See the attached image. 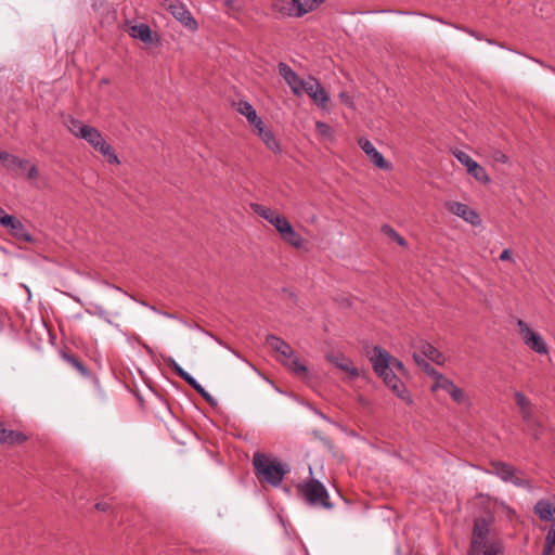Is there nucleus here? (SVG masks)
Here are the masks:
<instances>
[{
    "label": "nucleus",
    "instance_id": "nucleus-3",
    "mask_svg": "<svg viewBox=\"0 0 555 555\" xmlns=\"http://www.w3.org/2000/svg\"><path fill=\"white\" fill-rule=\"evenodd\" d=\"M266 343L276 353L278 360L284 366L288 367L294 374L298 376H307V366L294 356L293 348L285 340L270 334L266 337Z\"/></svg>",
    "mask_w": 555,
    "mask_h": 555
},
{
    "label": "nucleus",
    "instance_id": "nucleus-23",
    "mask_svg": "<svg viewBox=\"0 0 555 555\" xmlns=\"http://www.w3.org/2000/svg\"><path fill=\"white\" fill-rule=\"evenodd\" d=\"M272 8L275 12L286 16H296L297 0H274Z\"/></svg>",
    "mask_w": 555,
    "mask_h": 555
},
{
    "label": "nucleus",
    "instance_id": "nucleus-39",
    "mask_svg": "<svg viewBox=\"0 0 555 555\" xmlns=\"http://www.w3.org/2000/svg\"><path fill=\"white\" fill-rule=\"evenodd\" d=\"M27 162L24 159H21L14 155H11L10 160L5 164L8 168L10 167H23Z\"/></svg>",
    "mask_w": 555,
    "mask_h": 555
},
{
    "label": "nucleus",
    "instance_id": "nucleus-29",
    "mask_svg": "<svg viewBox=\"0 0 555 555\" xmlns=\"http://www.w3.org/2000/svg\"><path fill=\"white\" fill-rule=\"evenodd\" d=\"M167 365L188 385H190L195 378L185 372L172 358L165 359Z\"/></svg>",
    "mask_w": 555,
    "mask_h": 555
},
{
    "label": "nucleus",
    "instance_id": "nucleus-31",
    "mask_svg": "<svg viewBox=\"0 0 555 555\" xmlns=\"http://www.w3.org/2000/svg\"><path fill=\"white\" fill-rule=\"evenodd\" d=\"M63 358L67 363L74 366L82 376H89V370L76 356L70 353H63Z\"/></svg>",
    "mask_w": 555,
    "mask_h": 555
},
{
    "label": "nucleus",
    "instance_id": "nucleus-49",
    "mask_svg": "<svg viewBox=\"0 0 555 555\" xmlns=\"http://www.w3.org/2000/svg\"><path fill=\"white\" fill-rule=\"evenodd\" d=\"M10 158H11V154H9L5 151L0 150V162L7 164L10 160Z\"/></svg>",
    "mask_w": 555,
    "mask_h": 555
},
{
    "label": "nucleus",
    "instance_id": "nucleus-27",
    "mask_svg": "<svg viewBox=\"0 0 555 555\" xmlns=\"http://www.w3.org/2000/svg\"><path fill=\"white\" fill-rule=\"evenodd\" d=\"M552 509H553V505L550 502L544 501V500H540L534 505V508H533V511L538 515V517L541 520H545V521H550V520L554 519Z\"/></svg>",
    "mask_w": 555,
    "mask_h": 555
},
{
    "label": "nucleus",
    "instance_id": "nucleus-17",
    "mask_svg": "<svg viewBox=\"0 0 555 555\" xmlns=\"http://www.w3.org/2000/svg\"><path fill=\"white\" fill-rule=\"evenodd\" d=\"M327 360L336 367L347 372L352 378L359 376V370L352 365V361L343 354H328Z\"/></svg>",
    "mask_w": 555,
    "mask_h": 555
},
{
    "label": "nucleus",
    "instance_id": "nucleus-8",
    "mask_svg": "<svg viewBox=\"0 0 555 555\" xmlns=\"http://www.w3.org/2000/svg\"><path fill=\"white\" fill-rule=\"evenodd\" d=\"M378 377L383 379L388 388H390L400 399L406 403L412 404L413 400L401 379L391 370H383L382 372H375Z\"/></svg>",
    "mask_w": 555,
    "mask_h": 555
},
{
    "label": "nucleus",
    "instance_id": "nucleus-42",
    "mask_svg": "<svg viewBox=\"0 0 555 555\" xmlns=\"http://www.w3.org/2000/svg\"><path fill=\"white\" fill-rule=\"evenodd\" d=\"M493 157L496 162H500L502 164H506L508 162V157L501 151H496Z\"/></svg>",
    "mask_w": 555,
    "mask_h": 555
},
{
    "label": "nucleus",
    "instance_id": "nucleus-2",
    "mask_svg": "<svg viewBox=\"0 0 555 555\" xmlns=\"http://www.w3.org/2000/svg\"><path fill=\"white\" fill-rule=\"evenodd\" d=\"M489 524L485 518H476L468 555H503V545L498 540L489 541Z\"/></svg>",
    "mask_w": 555,
    "mask_h": 555
},
{
    "label": "nucleus",
    "instance_id": "nucleus-44",
    "mask_svg": "<svg viewBox=\"0 0 555 555\" xmlns=\"http://www.w3.org/2000/svg\"><path fill=\"white\" fill-rule=\"evenodd\" d=\"M94 507L96 511H100V512H107L111 509V505L106 502H99L94 505Z\"/></svg>",
    "mask_w": 555,
    "mask_h": 555
},
{
    "label": "nucleus",
    "instance_id": "nucleus-54",
    "mask_svg": "<svg viewBox=\"0 0 555 555\" xmlns=\"http://www.w3.org/2000/svg\"><path fill=\"white\" fill-rule=\"evenodd\" d=\"M554 555H555V552H554Z\"/></svg>",
    "mask_w": 555,
    "mask_h": 555
},
{
    "label": "nucleus",
    "instance_id": "nucleus-32",
    "mask_svg": "<svg viewBox=\"0 0 555 555\" xmlns=\"http://www.w3.org/2000/svg\"><path fill=\"white\" fill-rule=\"evenodd\" d=\"M66 126L68 130L77 138H81V132H83L89 126L85 125L82 121L69 117L66 121Z\"/></svg>",
    "mask_w": 555,
    "mask_h": 555
},
{
    "label": "nucleus",
    "instance_id": "nucleus-4",
    "mask_svg": "<svg viewBox=\"0 0 555 555\" xmlns=\"http://www.w3.org/2000/svg\"><path fill=\"white\" fill-rule=\"evenodd\" d=\"M297 492L309 505L322 506L326 509L333 507L326 488L318 479L311 478L302 485H299Z\"/></svg>",
    "mask_w": 555,
    "mask_h": 555
},
{
    "label": "nucleus",
    "instance_id": "nucleus-35",
    "mask_svg": "<svg viewBox=\"0 0 555 555\" xmlns=\"http://www.w3.org/2000/svg\"><path fill=\"white\" fill-rule=\"evenodd\" d=\"M223 7L225 13H228L231 16H234L235 14L240 13L244 8L243 2L240 0H224Z\"/></svg>",
    "mask_w": 555,
    "mask_h": 555
},
{
    "label": "nucleus",
    "instance_id": "nucleus-6",
    "mask_svg": "<svg viewBox=\"0 0 555 555\" xmlns=\"http://www.w3.org/2000/svg\"><path fill=\"white\" fill-rule=\"evenodd\" d=\"M371 362L374 372L383 373V370H391V372H393V369H397L400 372H404L403 363L397 358L392 357L380 346H375L373 348V357L371 358Z\"/></svg>",
    "mask_w": 555,
    "mask_h": 555
},
{
    "label": "nucleus",
    "instance_id": "nucleus-33",
    "mask_svg": "<svg viewBox=\"0 0 555 555\" xmlns=\"http://www.w3.org/2000/svg\"><path fill=\"white\" fill-rule=\"evenodd\" d=\"M189 386H191L201 397L210 405V406H217L218 402L217 400L211 397L205 389L202 387L201 384L197 383L196 379H194Z\"/></svg>",
    "mask_w": 555,
    "mask_h": 555
},
{
    "label": "nucleus",
    "instance_id": "nucleus-48",
    "mask_svg": "<svg viewBox=\"0 0 555 555\" xmlns=\"http://www.w3.org/2000/svg\"><path fill=\"white\" fill-rule=\"evenodd\" d=\"M500 260L509 261L512 260V253L509 249H504L500 255Z\"/></svg>",
    "mask_w": 555,
    "mask_h": 555
},
{
    "label": "nucleus",
    "instance_id": "nucleus-7",
    "mask_svg": "<svg viewBox=\"0 0 555 555\" xmlns=\"http://www.w3.org/2000/svg\"><path fill=\"white\" fill-rule=\"evenodd\" d=\"M519 332L521 334L524 343L534 352L539 354H546L548 352V347L542 336L539 333L533 332L528 324L518 320L517 322Z\"/></svg>",
    "mask_w": 555,
    "mask_h": 555
},
{
    "label": "nucleus",
    "instance_id": "nucleus-52",
    "mask_svg": "<svg viewBox=\"0 0 555 555\" xmlns=\"http://www.w3.org/2000/svg\"><path fill=\"white\" fill-rule=\"evenodd\" d=\"M552 512H553V517H555V506H553Z\"/></svg>",
    "mask_w": 555,
    "mask_h": 555
},
{
    "label": "nucleus",
    "instance_id": "nucleus-21",
    "mask_svg": "<svg viewBox=\"0 0 555 555\" xmlns=\"http://www.w3.org/2000/svg\"><path fill=\"white\" fill-rule=\"evenodd\" d=\"M27 440V436L21 431L0 429V443L2 444H22Z\"/></svg>",
    "mask_w": 555,
    "mask_h": 555
},
{
    "label": "nucleus",
    "instance_id": "nucleus-20",
    "mask_svg": "<svg viewBox=\"0 0 555 555\" xmlns=\"http://www.w3.org/2000/svg\"><path fill=\"white\" fill-rule=\"evenodd\" d=\"M237 112H240L242 115H244L248 122L254 126L255 128L262 125V120L260 117H258L256 109L253 107V105L246 101H240L236 103Z\"/></svg>",
    "mask_w": 555,
    "mask_h": 555
},
{
    "label": "nucleus",
    "instance_id": "nucleus-1",
    "mask_svg": "<svg viewBox=\"0 0 555 555\" xmlns=\"http://www.w3.org/2000/svg\"><path fill=\"white\" fill-rule=\"evenodd\" d=\"M253 466L257 479L274 488L281 486L284 477L289 473L286 464L262 452L254 453Z\"/></svg>",
    "mask_w": 555,
    "mask_h": 555
},
{
    "label": "nucleus",
    "instance_id": "nucleus-18",
    "mask_svg": "<svg viewBox=\"0 0 555 555\" xmlns=\"http://www.w3.org/2000/svg\"><path fill=\"white\" fill-rule=\"evenodd\" d=\"M514 399L520 410L522 420L527 423L530 422L533 416V404L531 401L520 391L514 392Z\"/></svg>",
    "mask_w": 555,
    "mask_h": 555
},
{
    "label": "nucleus",
    "instance_id": "nucleus-13",
    "mask_svg": "<svg viewBox=\"0 0 555 555\" xmlns=\"http://www.w3.org/2000/svg\"><path fill=\"white\" fill-rule=\"evenodd\" d=\"M167 10L186 28L190 30H197L198 24L196 20L192 16L191 12L186 9V7L176 1L175 3H169Z\"/></svg>",
    "mask_w": 555,
    "mask_h": 555
},
{
    "label": "nucleus",
    "instance_id": "nucleus-10",
    "mask_svg": "<svg viewBox=\"0 0 555 555\" xmlns=\"http://www.w3.org/2000/svg\"><path fill=\"white\" fill-rule=\"evenodd\" d=\"M1 225L9 230L10 234L21 242L33 243L35 240L27 231L24 223L14 216L1 218Z\"/></svg>",
    "mask_w": 555,
    "mask_h": 555
},
{
    "label": "nucleus",
    "instance_id": "nucleus-12",
    "mask_svg": "<svg viewBox=\"0 0 555 555\" xmlns=\"http://www.w3.org/2000/svg\"><path fill=\"white\" fill-rule=\"evenodd\" d=\"M437 389H442L447 391L454 402L461 404L467 401L466 395L463 391V389L455 386V384L443 375L438 376V380L435 382V384L431 387L433 391H436Z\"/></svg>",
    "mask_w": 555,
    "mask_h": 555
},
{
    "label": "nucleus",
    "instance_id": "nucleus-41",
    "mask_svg": "<svg viewBox=\"0 0 555 555\" xmlns=\"http://www.w3.org/2000/svg\"><path fill=\"white\" fill-rule=\"evenodd\" d=\"M315 128L321 134H327L331 129L330 126L323 121H317Z\"/></svg>",
    "mask_w": 555,
    "mask_h": 555
},
{
    "label": "nucleus",
    "instance_id": "nucleus-25",
    "mask_svg": "<svg viewBox=\"0 0 555 555\" xmlns=\"http://www.w3.org/2000/svg\"><path fill=\"white\" fill-rule=\"evenodd\" d=\"M281 237L284 242L288 243L295 248H302L307 244V240H305L299 233H297L293 225L288 227L284 233L281 234Z\"/></svg>",
    "mask_w": 555,
    "mask_h": 555
},
{
    "label": "nucleus",
    "instance_id": "nucleus-46",
    "mask_svg": "<svg viewBox=\"0 0 555 555\" xmlns=\"http://www.w3.org/2000/svg\"><path fill=\"white\" fill-rule=\"evenodd\" d=\"M39 176V170L37 166H31L28 170L27 177L28 179H36Z\"/></svg>",
    "mask_w": 555,
    "mask_h": 555
},
{
    "label": "nucleus",
    "instance_id": "nucleus-37",
    "mask_svg": "<svg viewBox=\"0 0 555 555\" xmlns=\"http://www.w3.org/2000/svg\"><path fill=\"white\" fill-rule=\"evenodd\" d=\"M269 223H271L276 229L280 235L284 233L288 227L292 225L284 216L278 214L272 218V221H269Z\"/></svg>",
    "mask_w": 555,
    "mask_h": 555
},
{
    "label": "nucleus",
    "instance_id": "nucleus-51",
    "mask_svg": "<svg viewBox=\"0 0 555 555\" xmlns=\"http://www.w3.org/2000/svg\"><path fill=\"white\" fill-rule=\"evenodd\" d=\"M289 298H292V299L296 300V298H297V297H296V295H295L294 293H292V292H291V293H289Z\"/></svg>",
    "mask_w": 555,
    "mask_h": 555
},
{
    "label": "nucleus",
    "instance_id": "nucleus-22",
    "mask_svg": "<svg viewBox=\"0 0 555 555\" xmlns=\"http://www.w3.org/2000/svg\"><path fill=\"white\" fill-rule=\"evenodd\" d=\"M132 38L140 39L144 43H152V30L147 24L133 25L128 30Z\"/></svg>",
    "mask_w": 555,
    "mask_h": 555
},
{
    "label": "nucleus",
    "instance_id": "nucleus-14",
    "mask_svg": "<svg viewBox=\"0 0 555 555\" xmlns=\"http://www.w3.org/2000/svg\"><path fill=\"white\" fill-rule=\"evenodd\" d=\"M447 208L454 215L463 218L473 225L480 223L479 215L466 204L460 202H449Z\"/></svg>",
    "mask_w": 555,
    "mask_h": 555
},
{
    "label": "nucleus",
    "instance_id": "nucleus-15",
    "mask_svg": "<svg viewBox=\"0 0 555 555\" xmlns=\"http://www.w3.org/2000/svg\"><path fill=\"white\" fill-rule=\"evenodd\" d=\"M360 147L369 156L370 160L378 168L389 170L391 165L384 158V156L374 147L367 140L360 138L358 141Z\"/></svg>",
    "mask_w": 555,
    "mask_h": 555
},
{
    "label": "nucleus",
    "instance_id": "nucleus-24",
    "mask_svg": "<svg viewBox=\"0 0 555 555\" xmlns=\"http://www.w3.org/2000/svg\"><path fill=\"white\" fill-rule=\"evenodd\" d=\"M490 465L492 468V473L499 476L504 481H508V479H512V475L516 473L515 467L501 461H492Z\"/></svg>",
    "mask_w": 555,
    "mask_h": 555
},
{
    "label": "nucleus",
    "instance_id": "nucleus-36",
    "mask_svg": "<svg viewBox=\"0 0 555 555\" xmlns=\"http://www.w3.org/2000/svg\"><path fill=\"white\" fill-rule=\"evenodd\" d=\"M380 230L385 235L396 241L400 246L406 245V241L389 224L382 225Z\"/></svg>",
    "mask_w": 555,
    "mask_h": 555
},
{
    "label": "nucleus",
    "instance_id": "nucleus-19",
    "mask_svg": "<svg viewBox=\"0 0 555 555\" xmlns=\"http://www.w3.org/2000/svg\"><path fill=\"white\" fill-rule=\"evenodd\" d=\"M416 348L421 351V356L428 358L429 360L434 361L437 364L443 363V354L431 344L425 340H421L418 345H416Z\"/></svg>",
    "mask_w": 555,
    "mask_h": 555
},
{
    "label": "nucleus",
    "instance_id": "nucleus-34",
    "mask_svg": "<svg viewBox=\"0 0 555 555\" xmlns=\"http://www.w3.org/2000/svg\"><path fill=\"white\" fill-rule=\"evenodd\" d=\"M250 207L255 214L266 219L268 222L272 221V218L276 215L271 208L260 204H251Z\"/></svg>",
    "mask_w": 555,
    "mask_h": 555
},
{
    "label": "nucleus",
    "instance_id": "nucleus-50",
    "mask_svg": "<svg viewBox=\"0 0 555 555\" xmlns=\"http://www.w3.org/2000/svg\"><path fill=\"white\" fill-rule=\"evenodd\" d=\"M169 3H171L170 0H163L162 2V4L166 8L168 7Z\"/></svg>",
    "mask_w": 555,
    "mask_h": 555
},
{
    "label": "nucleus",
    "instance_id": "nucleus-28",
    "mask_svg": "<svg viewBox=\"0 0 555 555\" xmlns=\"http://www.w3.org/2000/svg\"><path fill=\"white\" fill-rule=\"evenodd\" d=\"M325 0H297L296 17H301L305 14L314 11Z\"/></svg>",
    "mask_w": 555,
    "mask_h": 555
},
{
    "label": "nucleus",
    "instance_id": "nucleus-11",
    "mask_svg": "<svg viewBox=\"0 0 555 555\" xmlns=\"http://www.w3.org/2000/svg\"><path fill=\"white\" fill-rule=\"evenodd\" d=\"M302 92H306L318 106L325 107L328 102V94L322 85L313 77L304 81Z\"/></svg>",
    "mask_w": 555,
    "mask_h": 555
},
{
    "label": "nucleus",
    "instance_id": "nucleus-26",
    "mask_svg": "<svg viewBox=\"0 0 555 555\" xmlns=\"http://www.w3.org/2000/svg\"><path fill=\"white\" fill-rule=\"evenodd\" d=\"M256 129L258 131V135L271 151L275 153H279L281 151L279 142L276 141L273 132L270 129H267L263 124L257 127Z\"/></svg>",
    "mask_w": 555,
    "mask_h": 555
},
{
    "label": "nucleus",
    "instance_id": "nucleus-38",
    "mask_svg": "<svg viewBox=\"0 0 555 555\" xmlns=\"http://www.w3.org/2000/svg\"><path fill=\"white\" fill-rule=\"evenodd\" d=\"M464 31H466L467 34H469L470 36L475 37L476 39L478 40H486L488 43L490 44H496V42L492 39H488L486 38L482 34L480 33H477L473 29H468V28H462Z\"/></svg>",
    "mask_w": 555,
    "mask_h": 555
},
{
    "label": "nucleus",
    "instance_id": "nucleus-40",
    "mask_svg": "<svg viewBox=\"0 0 555 555\" xmlns=\"http://www.w3.org/2000/svg\"><path fill=\"white\" fill-rule=\"evenodd\" d=\"M545 542H547L548 544L555 545V522L551 526V528L545 537Z\"/></svg>",
    "mask_w": 555,
    "mask_h": 555
},
{
    "label": "nucleus",
    "instance_id": "nucleus-30",
    "mask_svg": "<svg viewBox=\"0 0 555 555\" xmlns=\"http://www.w3.org/2000/svg\"><path fill=\"white\" fill-rule=\"evenodd\" d=\"M413 359L415 360L416 364L421 366L428 375L433 376L435 378V382L438 380V376L442 375L439 373L435 367H433L423 356L418 354L417 352L413 353Z\"/></svg>",
    "mask_w": 555,
    "mask_h": 555
},
{
    "label": "nucleus",
    "instance_id": "nucleus-45",
    "mask_svg": "<svg viewBox=\"0 0 555 555\" xmlns=\"http://www.w3.org/2000/svg\"><path fill=\"white\" fill-rule=\"evenodd\" d=\"M509 482H513L515 486L522 487L526 485V480L515 476V474L512 475V479H508Z\"/></svg>",
    "mask_w": 555,
    "mask_h": 555
},
{
    "label": "nucleus",
    "instance_id": "nucleus-9",
    "mask_svg": "<svg viewBox=\"0 0 555 555\" xmlns=\"http://www.w3.org/2000/svg\"><path fill=\"white\" fill-rule=\"evenodd\" d=\"M455 158L467 168V172L473 176L478 182L487 184L490 178L485 168L475 162L468 154L463 151L456 150L453 152Z\"/></svg>",
    "mask_w": 555,
    "mask_h": 555
},
{
    "label": "nucleus",
    "instance_id": "nucleus-47",
    "mask_svg": "<svg viewBox=\"0 0 555 555\" xmlns=\"http://www.w3.org/2000/svg\"><path fill=\"white\" fill-rule=\"evenodd\" d=\"M339 98H340V100H341L345 104H347V105H349V106H350V105H352L351 98H350V95H349L347 92H340V93H339Z\"/></svg>",
    "mask_w": 555,
    "mask_h": 555
},
{
    "label": "nucleus",
    "instance_id": "nucleus-5",
    "mask_svg": "<svg viewBox=\"0 0 555 555\" xmlns=\"http://www.w3.org/2000/svg\"><path fill=\"white\" fill-rule=\"evenodd\" d=\"M80 139L86 140L95 151L106 156L109 164H119V159L113 147L106 143L102 133L96 128L89 126L81 132Z\"/></svg>",
    "mask_w": 555,
    "mask_h": 555
},
{
    "label": "nucleus",
    "instance_id": "nucleus-43",
    "mask_svg": "<svg viewBox=\"0 0 555 555\" xmlns=\"http://www.w3.org/2000/svg\"><path fill=\"white\" fill-rule=\"evenodd\" d=\"M554 548H555V545L544 542L542 555H554V553H555Z\"/></svg>",
    "mask_w": 555,
    "mask_h": 555
},
{
    "label": "nucleus",
    "instance_id": "nucleus-16",
    "mask_svg": "<svg viewBox=\"0 0 555 555\" xmlns=\"http://www.w3.org/2000/svg\"><path fill=\"white\" fill-rule=\"evenodd\" d=\"M279 73L296 95L302 93L304 81L287 64H279Z\"/></svg>",
    "mask_w": 555,
    "mask_h": 555
},
{
    "label": "nucleus",
    "instance_id": "nucleus-53",
    "mask_svg": "<svg viewBox=\"0 0 555 555\" xmlns=\"http://www.w3.org/2000/svg\"><path fill=\"white\" fill-rule=\"evenodd\" d=\"M551 68H552V70L555 73V68H553V67H551Z\"/></svg>",
    "mask_w": 555,
    "mask_h": 555
}]
</instances>
